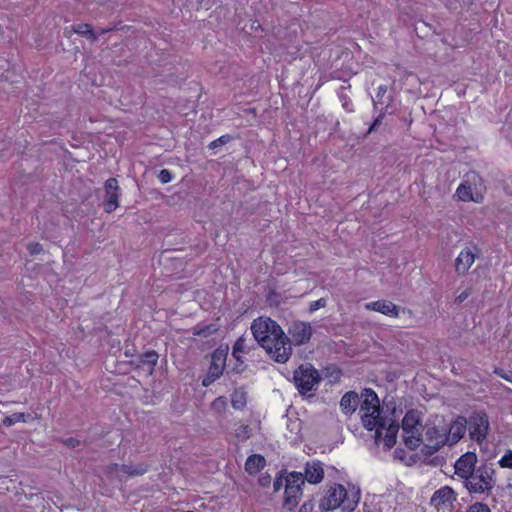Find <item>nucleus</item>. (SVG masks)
Segmentation results:
<instances>
[{"label": "nucleus", "mask_w": 512, "mask_h": 512, "mask_svg": "<svg viewBox=\"0 0 512 512\" xmlns=\"http://www.w3.org/2000/svg\"><path fill=\"white\" fill-rule=\"evenodd\" d=\"M108 31H110V29L102 30V32H101V33H106V32H108Z\"/></svg>", "instance_id": "obj_50"}, {"label": "nucleus", "mask_w": 512, "mask_h": 512, "mask_svg": "<svg viewBox=\"0 0 512 512\" xmlns=\"http://www.w3.org/2000/svg\"><path fill=\"white\" fill-rule=\"evenodd\" d=\"M471 494L489 495L496 486V470L493 463L482 462L475 471L463 481Z\"/></svg>", "instance_id": "obj_4"}, {"label": "nucleus", "mask_w": 512, "mask_h": 512, "mask_svg": "<svg viewBox=\"0 0 512 512\" xmlns=\"http://www.w3.org/2000/svg\"><path fill=\"white\" fill-rule=\"evenodd\" d=\"M494 373L506 381L512 383V371H505L501 368H496Z\"/></svg>", "instance_id": "obj_37"}, {"label": "nucleus", "mask_w": 512, "mask_h": 512, "mask_svg": "<svg viewBox=\"0 0 512 512\" xmlns=\"http://www.w3.org/2000/svg\"><path fill=\"white\" fill-rule=\"evenodd\" d=\"M360 499L361 491L359 487L352 486L350 490H347L342 484L328 485L326 494L322 498V512L334 511L338 508L342 512H354Z\"/></svg>", "instance_id": "obj_2"}, {"label": "nucleus", "mask_w": 512, "mask_h": 512, "mask_svg": "<svg viewBox=\"0 0 512 512\" xmlns=\"http://www.w3.org/2000/svg\"><path fill=\"white\" fill-rule=\"evenodd\" d=\"M397 438L394 435H385L384 445L387 449H391L396 444Z\"/></svg>", "instance_id": "obj_39"}, {"label": "nucleus", "mask_w": 512, "mask_h": 512, "mask_svg": "<svg viewBox=\"0 0 512 512\" xmlns=\"http://www.w3.org/2000/svg\"><path fill=\"white\" fill-rule=\"evenodd\" d=\"M106 198L104 201V210L112 213L119 206V184L116 178H109L104 184Z\"/></svg>", "instance_id": "obj_13"}, {"label": "nucleus", "mask_w": 512, "mask_h": 512, "mask_svg": "<svg viewBox=\"0 0 512 512\" xmlns=\"http://www.w3.org/2000/svg\"><path fill=\"white\" fill-rule=\"evenodd\" d=\"M270 482H271V477H270L269 475L261 476V477L259 478V484H260L261 486H264V487H265V486H268V485L270 484Z\"/></svg>", "instance_id": "obj_44"}, {"label": "nucleus", "mask_w": 512, "mask_h": 512, "mask_svg": "<svg viewBox=\"0 0 512 512\" xmlns=\"http://www.w3.org/2000/svg\"><path fill=\"white\" fill-rule=\"evenodd\" d=\"M360 396L355 391L346 392L340 400V409L343 414L351 416L359 406Z\"/></svg>", "instance_id": "obj_17"}, {"label": "nucleus", "mask_w": 512, "mask_h": 512, "mask_svg": "<svg viewBox=\"0 0 512 512\" xmlns=\"http://www.w3.org/2000/svg\"><path fill=\"white\" fill-rule=\"evenodd\" d=\"M360 418L363 427L373 431L375 427L385 428L387 417L382 416V409L377 393L371 388H365L360 395Z\"/></svg>", "instance_id": "obj_3"}, {"label": "nucleus", "mask_w": 512, "mask_h": 512, "mask_svg": "<svg viewBox=\"0 0 512 512\" xmlns=\"http://www.w3.org/2000/svg\"><path fill=\"white\" fill-rule=\"evenodd\" d=\"M387 90L386 85H380L378 87L376 97L373 98V107L375 110L378 109V105H382L383 107L386 106L388 97H391L390 95H387Z\"/></svg>", "instance_id": "obj_28"}, {"label": "nucleus", "mask_w": 512, "mask_h": 512, "mask_svg": "<svg viewBox=\"0 0 512 512\" xmlns=\"http://www.w3.org/2000/svg\"><path fill=\"white\" fill-rule=\"evenodd\" d=\"M343 375L342 369L335 364H329L322 368V382H324L325 392L332 391L335 385L340 384Z\"/></svg>", "instance_id": "obj_15"}, {"label": "nucleus", "mask_w": 512, "mask_h": 512, "mask_svg": "<svg viewBox=\"0 0 512 512\" xmlns=\"http://www.w3.org/2000/svg\"><path fill=\"white\" fill-rule=\"evenodd\" d=\"M68 446L75 447L79 444V441L75 438H68L65 442Z\"/></svg>", "instance_id": "obj_46"}, {"label": "nucleus", "mask_w": 512, "mask_h": 512, "mask_svg": "<svg viewBox=\"0 0 512 512\" xmlns=\"http://www.w3.org/2000/svg\"><path fill=\"white\" fill-rule=\"evenodd\" d=\"M321 477H322V479L324 478V471L323 470H322Z\"/></svg>", "instance_id": "obj_51"}, {"label": "nucleus", "mask_w": 512, "mask_h": 512, "mask_svg": "<svg viewBox=\"0 0 512 512\" xmlns=\"http://www.w3.org/2000/svg\"><path fill=\"white\" fill-rule=\"evenodd\" d=\"M477 455L474 452H466L455 462V474L463 481L471 475L477 468Z\"/></svg>", "instance_id": "obj_12"}, {"label": "nucleus", "mask_w": 512, "mask_h": 512, "mask_svg": "<svg viewBox=\"0 0 512 512\" xmlns=\"http://www.w3.org/2000/svg\"><path fill=\"white\" fill-rule=\"evenodd\" d=\"M466 512H491L487 504L476 502L470 505Z\"/></svg>", "instance_id": "obj_35"}, {"label": "nucleus", "mask_w": 512, "mask_h": 512, "mask_svg": "<svg viewBox=\"0 0 512 512\" xmlns=\"http://www.w3.org/2000/svg\"><path fill=\"white\" fill-rule=\"evenodd\" d=\"M424 432L423 447L421 454L424 459L430 458L442 447L448 445V435L446 434V423L443 420L436 422H426L422 427Z\"/></svg>", "instance_id": "obj_5"}, {"label": "nucleus", "mask_w": 512, "mask_h": 512, "mask_svg": "<svg viewBox=\"0 0 512 512\" xmlns=\"http://www.w3.org/2000/svg\"><path fill=\"white\" fill-rule=\"evenodd\" d=\"M280 486H281V480H279V479L275 480V482H274V489L275 490H279Z\"/></svg>", "instance_id": "obj_49"}, {"label": "nucleus", "mask_w": 512, "mask_h": 512, "mask_svg": "<svg viewBox=\"0 0 512 512\" xmlns=\"http://www.w3.org/2000/svg\"><path fill=\"white\" fill-rule=\"evenodd\" d=\"M472 293V290L471 288H467L465 289L464 291H462L457 297H456V302L457 303H462L464 302Z\"/></svg>", "instance_id": "obj_40"}, {"label": "nucleus", "mask_w": 512, "mask_h": 512, "mask_svg": "<svg viewBox=\"0 0 512 512\" xmlns=\"http://www.w3.org/2000/svg\"><path fill=\"white\" fill-rule=\"evenodd\" d=\"M214 378L210 377L209 374L207 373V375L203 378L202 380V385L204 387H208L210 386L213 382H214Z\"/></svg>", "instance_id": "obj_45"}, {"label": "nucleus", "mask_w": 512, "mask_h": 512, "mask_svg": "<svg viewBox=\"0 0 512 512\" xmlns=\"http://www.w3.org/2000/svg\"><path fill=\"white\" fill-rule=\"evenodd\" d=\"M266 466V459L261 454H251L247 457L244 468L249 475H256Z\"/></svg>", "instance_id": "obj_19"}, {"label": "nucleus", "mask_w": 512, "mask_h": 512, "mask_svg": "<svg viewBox=\"0 0 512 512\" xmlns=\"http://www.w3.org/2000/svg\"><path fill=\"white\" fill-rule=\"evenodd\" d=\"M304 485L303 474L300 472H291L286 477L284 491L283 507L289 511H294L302 496V486Z\"/></svg>", "instance_id": "obj_7"}, {"label": "nucleus", "mask_w": 512, "mask_h": 512, "mask_svg": "<svg viewBox=\"0 0 512 512\" xmlns=\"http://www.w3.org/2000/svg\"><path fill=\"white\" fill-rule=\"evenodd\" d=\"M456 501V494L449 486H444L434 492L431 498V504L435 507L443 506L445 504H452Z\"/></svg>", "instance_id": "obj_18"}, {"label": "nucleus", "mask_w": 512, "mask_h": 512, "mask_svg": "<svg viewBox=\"0 0 512 512\" xmlns=\"http://www.w3.org/2000/svg\"><path fill=\"white\" fill-rule=\"evenodd\" d=\"M364 308L369 311L382 313L392 318H397L400 312V307L388 300L368 302L364 305Z\"/></svg>", "instance_id": "obj_16"}, {"label": "nucleus", "mask_w": 512, "mask_h": 512, "mask_svg": "<svg viewBox=\"0 0 512 512\" xmlns=\"http://www.w3.org/2000/svg\"><path fill=\"white\" fill-rule=\"evenodd\" d=\"M470 438L478 443L484 441L489 430L488 415L483 411L473 412L467 419Z\"/></svg>", "instance_id": "obj_9"}, {"label": "nucleus", "mask_w": 512, "mask_h": 512, "mask_svg": "<svg viewBox=\"0 0 512 512\" xmlns=\"http://www.w3.org/2000/svg\"><path fill=\"white\" fill-rule=\"evenodd\" d=\"M395 408L392 409L391 418L387 417V424L384 429H386L387 435H394L397 438V434L399 431V424L394 420Z\"/></svg>", "instance_id": "obj_32"}, {"label": "nucleus", "mask_w": 512, "mask_h": 512, "mask_svg": "<svg viewBox=\"0 0 512 512\" xmlns=\"http://www.w3.org/2000/svg\"><path fill=\"white\" fill-rule=\"evenodd\" d=\"M293 379L299 393L306 395L320 381V374L311 364H305L294 371Z\"/></svg>", "instance_id": "obj_8"}, {"label": "nucleus", "mask_w": 512, "mask_h": 512, "mask_svg": "<svg viewBox=\"0 0 512 512\" xmlns=\"http://www.w3.org/2000/svg\"><path fill=\"white\" fill-rule=\"evenodd\" d=\"M71 28L74 33L84 35L92 41H95L98 38V35L93 31L92 26L90 24H77L73 25Z\"/></svg>", "instance_id": "obj_25"}, {"label": "nucleus", "mask_w": 512, "mask_h": 512, "mask_svg": "<svg viewBox=\"0 0 512 512\" xmlns=\"http://www.w3.org/2000/svg\"><path fill=\"white\" fill-rule=\"evenodd\" d=\"M403 441L407 448L416 450L423 442L420 428L421 415L419 411L411 409L406 412L402 419Z\"/></svg>", "instance_id": "obj_6"}, {"label": "nucleus", "mask_w": 512, "mask_h": 512, "mask_svg": "<svg viewBox=\"0 0 512 512\" xmlns=\"http://www.w3.org/2000/svg\"><path fill=\"white\" fill-rule=\"evenodd\" d=\"M226 407H227V399L226 397L224 396H219L217 397L212 403H211V408L218 412V413H222L226 410Z\"/></svg>", "instance_id": "obj_33"}, {"label": "nucleus", "mask_w": 512, "mask_h": 512, "mask_svg": "<svg viewBox=\"0 0 512 512\" xmlns=\"http://www.w3.org/2000/svg\"><path fill=\"white\" fill-rule=\"evenodd\" d=\"M502 468L512 469V451L508 450L498 461Z\"/></svg>", "instance_id": "obj_34"}, {"label": "nucleus", "mask_w": 512, "mask_h": 512, "mask_svg": "<svg viewBox=\"0 0 512 512\" xmlns=\"http://www.w3.org/2000/svg\"><path fill=\"white\" fill-rule=\"evenodd\" d=\"M159 355L155 350H149L140 355L139 357V365L148 367L149 374H152L154 368L158 362Z\"/></svg>", "instance_id": "obj_23"}, {"label": "nucleus", "mask_w": 512, "mask_h": 512, "mask_svg": "<svg viewBox=\"0 0 512 512\" xmlns=\"http://www.w3.org/2000/svg\"><path fill=\"white\" fill-rule=\"evenodd\" d=\"M384 428L382 427H375L374 430H375V439L376 441H378L381 437H382V430Z\"/></svg>", "instance_id": "obj_48"}, {"label": "nucleus", "mask_w": 512, "mask_h": 512, "mask_svg": "<svg viewBox=\"0 0 512 512\" xmlns=\"http://www.w3.org/2000/svg\"><path fill=\"white\" fill-rule=\"evenodd\" d=\"M231 404L234 409L242 410L246 406V393L235 390L231 395Z\"/></svg>", "instance_id": "obj_30"}, {"label": "nucleus", "mask_w": 512, "mask_h": 512, "mask_svg": "<svg viewBox=\"0 0 512 512\" xmlns=\"http://www.w3.org/2000/svg\"><path fill=\"white\" fill-rule=\"evenodd\" d=\"M467 428V418L458 416L450 424H446V434L448 435V445L456 444L465 435Z\"/></svg>", "instance_id": "obj_14"}, {"label": "nucleus", "mask_w": 512, "mask_h": 512, "mask_svg": "<svg viewBox=\"0 0 512 512\" xmlns=\"http://www.w3.org/2000/svg\"><path fill=\"white\" fill-rule=\"evenodd\" d=\"M392 100H393L392 97H388V102H387L386 106L382 107L380 109L378 116L375 118V120L373 121V123L370 125V127L368 129V133L375 131L377 129V127L382 123L385 115L387 113H391L389 111V108L391 106Z\"/></svg>", "instance_id": "obj_29"}, {"label": "nucleus", "mask_w": 512, "mask_h": 512, "mask_svg": "<svg viewBox=\"0 0 512 512\" xmlns=\"http://www.w3.org/2000/svg\"><path fill=\"white\" fill-rule=\"evenodd\" d=\"M228 140H229V135H222L217 140L212 142V147H215L218 142L221 143V144H225V143L228 142Z\"/></svg>", "instance_id": "obj_43"}, {"label": "nucleus", "mask_w": 512, "mask_h": 512, "mask_svg": "<svg viewBox=\"0 0 512 512\" xmlns=\"http://www.w3.org/2000/svg\"><path fill=\"white\" fill-rule=\"evenodd\" d=\"M234 435L239 441H246L251 436V429L247 424H237L234 429Z\"/></svg>", "instance_id": "obj_31"}, {"label": "nucleus", "mask_w": 512, "mask_h": 512, "mask_svg": "<svg viewBox=\"0 0 512 512\" xmlns=\"http://www.w3.org/2000/svg\"><path fill=\"white\" fill-rule=\"evenodd\" d=\"M251 332L257 343L278 363H286L292 354L288 336L281 326L267 316L252 321Z\"/></svg>", "instance_id": "obj_1"}, {"label": "nucleus", "mask_w": 512, "mask_h": 512, "mask_svg": "<svg viewBox=\"0 0 512 512\" xmlns=\"http://www.w3.org/2000/svg\"><path fill=\"white\" fill-rule=\"evenodd\" d=\"M250 351V346L247 343V339L245 336L239 337L232 348V356L240 363H243L244 355L248 354Z\"/></svg>", "instance_id": "obj_20"}, {"label": "nucleus", "mask_w": 512, "mask_h": 512, "mask_svg": "<svg viewBox=\"0 0 512 512\" xmlns=\"http://www.w3.org/2000/svg\"><path fill=\"white\" fill-rule=\"evenodd\" d=\"M27 250L31 255H36L42 251V245L37 242L29 243L27 245Z\"/></svg>", "instance_id": "obj_38"}, {"label": "nucleus", "mask_w": 512, "mask_h": 512, "mask_svg": "<svg viewBox=\"0 0 512 512\" xmlns=\"http://www.w3.org/2000/svg\"><path fill=\"white\" fill-rule=\"evenodd\" d=\"M29 418H30V414H25L23 412H16V413H13L12 415L4 417V419L2 420V424L5 427H10L19 422H27Z\"/></svg>", "instance_id": "obj_27"}, {"label": "nucleus", "mask_w": 512, "mask_h": 512, "mask_svg": "<svg viewBox=\"0 0 512 512\" xmlns=\"http://www.w3.org/2000/svg\"><path fill=\"white\" fill-rule=\"evenodd\" d=\"M159 177L162 183H168L172 179L170 172L166 169L161 170Z\"/></svg>", "instance_id": "obj_42"}, {"label": "nucleus", "mask_w": 512, "mask_h": 512, "mask_svg": "<svg viewBox=\"0 0 512 512\" xmlns=\"http://www.w3.org/2000/svg\"><path fill=\"white\" fill-rule=\"evenodd\" d=\"M350 88H351L350 83L348 81H344L343 84L339 87V89L337 91V95H338L339 100L342 103V107L347 112H352L354 110L353 103L348 95V91L350 90Z\"/></svg>", "instance_id": "obj_22"}, {"label": "nucleus", "mask_w": 512, "mask_h": 512, "mask_svg": "<svg viewBox=\"0 0 512 512\" xmlns=\"http://www.w3.org/2000/svg\"><path fill=\"white\" fill-rule=\"evenodd\" d=\"M314 506L313 500H309L300 507L299 512H313Z\"/></svg>", "instance_id": "obj_41"}, {"label": "nucleus", "mask_w": 512, "mask_h": 512, "mask_svg": "<svg viewBox=\"0 0 512 512\" xmlns=\"http://www.w3.org/2000/svg\"><path fill=\"white\" fill-rule=\"evenodd\" d=\"M303 478L311 484L320 483V464L314 463L312 467L307 466Z\"/></svg>", "instance_id": "obj_26"}, {"label": "nucleus", "mask_w": 512, "mask_h": 512, "mask_svg": "<svg viewBox=\"0 0 512 512\" xmlns=\"http://www.w3.org/2000/svg\"><path fill=\"white\" fill-rule=\"evenodd\" d=\"M320 309V300H316V301H313L311 304H310V310L311 311H316Z\"/></svg>", "instance_id": "obj_47"}, {"label": "nucleus", "mask_w": 512, "mask_h": 512, "mask_svg": "<svg viewBox=\"0 0 512 512\" xmlns=\"http://www.w3.org/2000/svg\"><path fill=\"white\" fill-rule=\"evenodd\" d=\"M479 249L476 245L466 246L455 259L454 269L458 276H465L477 257Z\"/></svg>", "instance_id": "obj_10"}, {"label": "nucleus", "mask_w": 512, "mask_h": 512, "mask_svg": "<svg viewBox=\"0 0 512 512\" xmlns=\"http://www.w3.org/2000/svg\"><path fill=\"white\" fill-rule=\"evenodd\" d=\"M290 344L302 345L307 343L312 336L311 325L303 321H294L288 328Z\"/></svg>", "instance_id": "obj_11"}, {"label": "nucleus", "mask_w": 512, "mask_h": 512, "mask_svg": "<svg viewBox=\"0 0 512 512\" xmlns=\"http://www.w3.org/2000/svg\"><path fill=\"white\" fill-rule=\"evenodd\" d=\"M111 470L117 471L119 469L118 464H113L110 466ZM120 471L129 475V476H138L143 475L148 471V466L144 463L133 465H122L120 466Z\"/></svg>", "instance_id": "obj_21"}, {"label": "nucleus", "mask_w": 512, "mask_h": 512, "mask_svg": "<svg viewBox=\"0 0 512 512\" xmlns=\"http://www.w3.org/2000/svg\"><path fill=\"white\" fill-rule=\"evenodd\" d=\"M455 196H457V198L460 201H464V202H467V201L478 202L479 201L478 199H475L473 197L472 187L470 184H468V182H462L458 186V188L456 189Z\"/></svg>", "instance_id": "obj_24"}, {"label": "nucleus", "mask_w": 512, "mask_h": 512, "mask_svg": "<svg viewBox=\"0 0 512 512\" xmlns=\"http://www.w3.org/2000/svg\"><path fill=\"white\" fill-rule=\"evenodd\" d=\"M223 373V369L215 363H212L209 367L208 374L210 377L217 380Z\"/></svg>", "instance_id": "obj_36"}]
</instances>
